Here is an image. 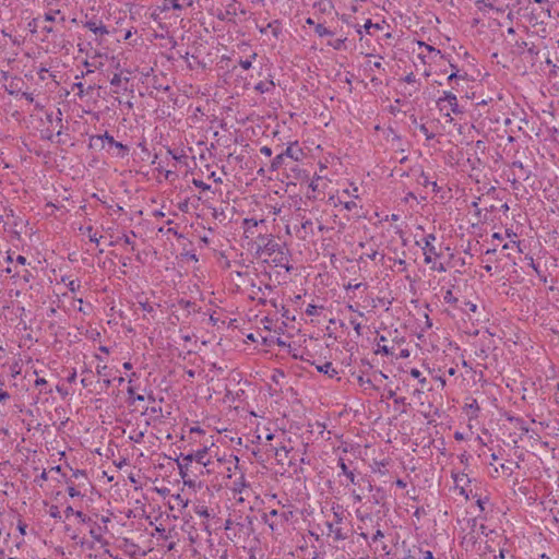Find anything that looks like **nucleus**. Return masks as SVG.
<instances>
[{"label": "nucleus", "instance_id": "6", "mask_svg": "<svg viewBox=\"0 0 559 559\" xmlns=\"http://www.w3.org/2000/svg\"><path fill=\"white\" fill-rule=\"evenodd\" d=\"M447 100L451 107L452 112L454 114H461V110L459 108L456 96L452 92H444V96L438 100L440 104L441 102Z\"/></svg>", "mask_w": 559, "mask_h": 559}, {"label": "nucleus", "instance_id": "52", "mask_svg": "<svg viewBox=\"0 0 559 559\" xmlns=\"http://www.w3.org/2000/svg\"><path fill=\"white\" fill-rule=\"evenodd\" d=\"M64 513H66V516L69 518L70 515L74 514L75 511L73 510V508L71 506L67 507V509L64 510Z\"/></svg>", "mask_w": 559, "mask_h": 559}, {"label": "nucleus", "instance_id": "39", "mask_svg": "<svg viewBox=\"0 0 559 559\" xmlns=\"http://www.w3.org/2000/svg\"><path fill=\"white\" fill-rule=\"evenodd\" d=\"M235 485L237 486L235 490H238L239 492H241L240 487H246L245 476L241 475L239 481H236Z\"/></svg>", "mask_w": 559, "mask_h": 559}, {"label": "nucleus", "instance_id": "56", "mask_svg": "<svg viewBox=\"0 0 559 559\" xmlns=\"http://www.w3.org/2000/svg\"><path fill=\"white\" fill-rule=\"evenodd\" d=\"M85 477V472L84 471H80V469H76L75 472H73V477L78 478V477Z\"/></svg>", "mask_w": 559, "mask_h": 559}, {"label": "nucleus", "instance_id": "25", "mask_svg": "<svg viewBox=\"0 0 559 559\" xmlns=\"http://www.w3.org/2000/svg\"><path fill=\"white\" fill-rule=\"evenodd\" d=\"M411 376H412V377H414V378L419 379V382H420L421 384H425V383H426V381H427V379H426V378H420L421 372H420L418 369L413 368V369L411 370Z\"/></svg>", "mask_w": 559, "mask_h": 559}, {"label": "nucleus", "instance_id": "41", "mask_svg": "<svg viewBox=\"0 0 559 559\" xmlns=\"http://www.w3.org/2000/svg\"><path fill=\"white\" fill-rule=\"evenodd\" d=\"M239 64H240V67H241L242 69L248 70V69H250V68H251V64H252V63H251V60L247 59V60H240V61H239Z\"/></svg>", "mask_w": 559, "mask_h": 559}, {"label": "nucleus", "instance_id": "51", "mask_svg": "<svg viewBox=\"0 0 559 559\" xmlns=\"http://www.w3.org/2000/svg\"><path fill=\"white\" fill-rule=\"evenodd\" d=\"M530 266L537 273L539 274V270H538V266L535 264L534 262V259L531 257L530 258Z\"/></svg>", "mask_w": 559, "mask_h": 559}, {"label": "nucleus", "instance_id": "33", "mask_svg": "<svg viewBox=\"0 0 559 559\" xmlns=\"http://www.w3.org/2000/svg\"><path fill=\"white\" fill-rule=\"evenodd\" d=\"M372 27H374V28H380V25H379V24H373V23L371 22V20H367V22L365 23V26H364L365 31H366L367 33H370V28H372Z\"/></svg>", "mask_w": 559, "mask_h": 559}, {"label": "nucleus", "instance_id": "4", "mask_svg": "<svg viewBox=\"0 0 559 559\" xmlns=\"http://www.w3.org/2000/svg\"><path fill=\"white\" fill-rule=\"evenodd\" d=\"M275 257L273 258V262L276 266H283L286 269V271H290L292 266L288 264V257L287 253L283 251V248L280 249L276 253H274Z\"/></svg>", "mask_w": 559, "mask_h": 559}, {"label": "nucleus", "instance_id": "3", "mask_svg": "<svg viewBox=\"0 0 559 559\" xmlns=\"http://www.w3.org/2000/svg\"><path fill=\"white\" fill-rule=\"evenodd\" d=\"M425 247H424V255L425 263L429 264L432 261V257H439L440 253L437 251L433 241L436 240V236L433 234H429L425 237Z\"/></svg>", "mask_w": 559, "mask_h": 559}, {"label": "nucleus", "instance_id": "46", "mask_svg": "<svg viewBox=\"0 0 559 559\" xmlns=\"http://www.w3.org/2000/svg\"><path fill=\"white\" fill-rule=\"evenodd\" d=\"M106 369H107V366H106V365H104V366L98 365V366H97V368H96L97 374H99V376H106V373H105V370H106Z\"/></svg>", "mask_w": 559, "mask_h": 559}, {"label": "nucleus", "instance_id": "5", "mask_svg": "<svg viewBox=\"0 0 559 559\" xmlns=\"http://www.w3.org/2000/svg\"><path fill=\"white\" fill-rule=\"evenodd\" d=\"M104 138H105V142H107L110 146H115L116 148L119 150L120 156L123 157L124 155L128 154V152H129L128 146L123 145L120 142L115 141V139L108 132L104 133Z\"/></svg>", "mask_w": 559, "mask_h": 559}, {"label": "nucleus", "instance_id": "8", "mask_svg": "<svg viewBox=\"0 0 559 559\" xmlns=\"http://www.w3.org/2000/svg\"><path fill=\"white\" fill-rule=\"evenodd\" d=\"M316 368L319 372H323L329 378H334L338 373L337 370L333 367L332 362H330V361H328L323 365H318V366H316Z\"/></svg>", "mask_w": 559, "mask_h": 559}, {"label": "nucleus", "instance_id": "43", "mask_svg": "<svg viewBox=\"0 0 559 559\" xmlns=\"http://www.w3.org/2000/svg\"><path fill=\"white\" fill-rule=\"evenodd\" d=\"M260 153L269 157L272 155V148L269 146H262L260 148Z\"/></svg>", "mask_w": 559, "mask_h": 559}, {"label": "nucleus", "instance_id": "14", "mask_svg": "<svg viewBox=\"0 0 559 559\" xmlns=\"http://www.w3.org/2000/svg\"><path fill=\"white\" fill-rule=\"evenodd\" d=\"M464 481H469L465 474H461V475H455L454 476L455 486L461 488V493L462 495H465V489L463 487V483Z\"/></svg>", "mask_w": 559, "mask_h": 559}, {"label": "nucleus", "instance_id": "17", "mask_svg": "<svg viewBox=\"0 0 559 559\" xmlns=\"http://www.w3.org/2000/svg\"><path fill=\"white\" fill-rule=\"evenodd\" d=\"M243 224L246 225V233L253 234L252 228L257 227L259 222L254 218H246Z\"/></svg>", "mask_w": 559, "mask_h": 559}, {"label": "nucleus", "instance_id": "49", "mask_svg": "<svg viewBox=\"0 0 559 559\" xmlns=\"http://www.w3.org/2000/svg\"><path fill=\"white\" fill-rule=\"evenodd\" d=\"M383 536H384V535H383L382 531L378 530V531L376 532V534L372 536V542H377V540H379L380 538H383Z\"/></svg>", "mask_w": 559, "mask_h": 559}, {"label": "nucleus", "instance_id": "37", "mask_svg": "<svg viewBox=\"0 0 559 559\" xmlns=\"http://www.w3.org/2000/svg\"><path fill=\"white\" fill-rule=\"evenodd\" d=\"M317 309L318 307L314 306V305H308L307 309H306V313L308 316H316L317 314Z\"/></svg>", "mask_w": 559, "mask_h": 559}, {"label": "nucleus", "instance_id": "44", "mask_svg": "<svg viewBox=\"0 0 559 559\" xmlns=\"http://www.w3.org/2000/svg\"><path fill=\"white\" fill-rule=\"evenodd\" d=\"M74 515L83 523L87 521L86 515L81 511H75Z\"/></svg>", "mask_w": 559, "mask_h": 559}, {"label": "nucleus", "instance_id": "31", "mask_svg": "<svg viewBox=\"0 0 559 559\" xmlns=\"http://www.w3.org/2000/svg\"><path fill=\"white\" fill-rule=\"evenodd\" d=\"M377 353H382L386 356L393 354L392 350L388 346H385V345L381 346L380 344H378Z\"/></svg>", "mask_w": 559, "mask_h": 559}, {"label": "nucleus", "instance_id": "35", "mask_svg": "<svg viewBox=\"0 0 559 559\" xmlns=\"http://www.w3.org/2000/svg\"><path fill=\"white\" fill-rule=\"evenodd\" d=\"M394 265L399 267V271H405L406 270V262H405V260H402V259L395 260Z\"/></svg>", "mask_w": 559, "mask_h": 559}, {"label": "nucleus", "instance_id": "57", "mask_svg": "<svg viewBox=\"0 0 559 559\" xmlns=\"http://www.w3.org/2000/svg\"><path fill=\"white\" fill-rule=\"evenodd\" d=\"M79 286H80V285H79V283H75V281H71V282L69 283V288H70L72 292H74Z\"/></svg>", "mask_w": 559, "mask_h": 559}, {"label": "nucleus", "instance_id": "21", "mask_svg": "<svg viewBox=\"0 0 559 559\" xmlns=\"http://www.w3.org/2000/svg\"><path fill=\"white\" fill-rule=\"evenodd\" d=\"M443 299L447 304H455L457 301V298L453 296V293L451 289H448L443 296Z\"/></svg>", "mask_w": 559, "mask_h": 559}, {"label": "nucleus", "instance_id": "58", "mask_svg": "<svg viewBox=\"0 0 559 559\" xmlns=\"http://www.w3.org/2000/svg\"><path fill=\"white\" fill-rule=\"evenodd\" d=\"M210 178H213V179H214V181H215V182H217V183H222V181H223L221 177H217V176H216V173H215V171H213V173L211 174Z\"/></svg>", "mask_w": 559, "mask_h": 559}, {"label": "nucleus", "instance_id": "18", "mask_svg": "<svg viewBox=\"0 0 559 559\" xmlns=\"http://www.w3.org/2000/svg\"><path fill=\"white\" fill-rule=\"evenodd\" d=\"M316 33L320 37L333 35V33L330 29H328L323 24H318L316 26Z\"/></svg>", "mask_w": 559, "mask_h": 559}, {"label": "nucleus", "instance_id": "16", "mask_svg": "<svg viewBox=\"0 0 559 559\" xmlns=\"http://www.w3.org/2000/svg\"><path fill=\"white\" fill-rule=\"evenodd\" d=\"M329 532L334 534L335 540H342L345 539V535H343L342 530L336 527L334 528L333 524L328 523Z\"/></svg>", "mask_w": 559, "mask_h": 559}, {"label": "nucleus", "instance_id": "62", "mask_svg": "<svg viewBox=\"0 0 559 559\" xmlns=\"http://www.w3.org/2000/svg\"><path fill=\"white\" fill-rule=\"evenodd\" d=\"M358 382L362 385L365 383L367 384H371V381L369 379L365 380L362 377H359L358 378Z\"/></svg>", "mask_w": 559, "mask_h": 559}, {"label": "nucleus", "instance_id": "50", "mask_svg": "<svg viewBox=\"0 0 559 559\" xmlns=\"http://www.w3.org/2000/svg\"><path fill=\"white\" fill-rule=\"evenodd\" d=\"M362 284L361 283H357V284H352V283H348V285L345 286L346 289H358Z\"/></svg>", "mask_w": 559, "mask_h": 559}, {"label": "nucleus", "instance_id": "38", "mask_svg": "<svg viewBox=\"0 0 559 559\" xmlns=\"http://www.w3.org/2000/svg\"><path fill=\"white\" fill-rule=\"evenodd\" d=\"M73 87H74V88H78V91H79V92H78V95H79L80 97H82V96H83V94H84V85H83V83H82V82H78V83H75V84L73 85Z\"/></svg>", "mask_w": 559, "mask_h": 559}, {"label": "nucleus", "instance_id": "11", "mask_svg": "<svg viewBox=\"0 0 559 559\" xmlns=\"http://www.w3.org/2000/svg\"><path fill=\"white\" fill-rule=\"evenodd\" d=\"M338 466L342 469V473L348 478V480L352 484H358L359 483V480H356V476H355L354 472L348 469V467H347V465H346V463L344 462L343 459H340Z\"/></svg>", "mask_w": 559, "mask_h": 559}, {"label": "nucleus", "instance_id": "60", "mask_svg": "<svg viewBox=\"0 0 559 559\" xmlns=\"http://www.w3.org/2000/svg\"><path fill=\"white\" fill-rule=\"evenodd\" d=\"M420 45L425 46V48L429 51H432V52H436V53H440V50H436L433 47L429 46V45H426V44H423L420 43Z\"/></svg>", "mask_w": 559, "mask_h": 559}, {"label": "nucleus", "instance_id": "2", "mask_svg": "<svg viewBox=\"0 0 559 559\" xmlns=\"http://www.w3.org/2000/svg\"><path fill=\"white\" fill-rule=\"evenodd\" d=\"M260 240L259 250H262L264 253H266L269 257L273 255L280 249H282V246L275 241L271 236H262L260 235L258 237Z\"/></svg>", "mask_w": 559, "mask_h": 559}, {"label": "nucleus", "instance_id": "12", "mask_svg": "<svg viewBox=\"0 0 559 559\" xmlns=\"http://www.w3.org/2000/svg\"><path fill=\"white\" fill-rule=\"evenodd\" d=\"M418 183L426 188L431 187L433 191H436L438 188L437 182L433 180H430L428 175H426L424 171H421L418 177Z\"/></svg>", "mask_w": 559, "mask_h": 559}, {"label": "nucleus", "instance_id": "48", "mask_svg": "<svg viewBox=\"0 0 559 559\" xmlns=\"http://www.w3.org/2000/svg\"><path fill=\"white\" fill-rule=\"evenodd\" d=\"M404 80H405V82H407V83H414V82L416 81V78H415L414 73H413V72H411L409 74H407V75L405 76V79H404Z\"/></svg>", "mask_w": 559, "mask_h": 559}, {"label": "nucleus", "instance_id": "61", "mask_svg": "<svg viewBox=\"0 0 559 559\" xmlns=\"http://www.w3.org/2000/svg\"><path fill=\"white\" fill-rule=\"evenodd\" d=\"M396 486L400 487V488H405L406 487V483L402 479H397L395 481Z\"/></svg>", "mask_w": 559, "mask_h": 559}, {"label": "nucleus", "instance_id": "29", "mask_svg": "<svg viewBox=\"0 0 559 559\" xmlns=\"http://www.w3.org/2000/svg\"><path fill=\"white\" fill-rule=\"evenodd\" d=\"M100 531H102L100 526H97V528H92L90 533H91L92 537H94L96 540H99L100 536H102Z\"/></svg>", "mask_w": 559, "mask_h": 559}, {"label": "nucleus", "instance_id": "9", "mask_svg": "<svg viewBox=\"0 0 559 559\" xmlns=\"http://www.w3.org/2000/svg\"><path fill=\"white\" fill-rule=\"evenodd\" d=\"M88 146L93 150H103L105 147V138L102 135H92L90 138Z\"/></svg>", "mask_w": 559, "mask_h": 559}, {"label": "nucleus", "instance_id": "7", "mask_svg": "<svg viewBox=\"0 0 559 559\" xmlns=\"http://www.w3.org/2000/svg\"><path fill=\"white\" fill-rule=\"evenodd\" d=\"M84 26L96 35L108 34L106 26H104L102 23L98 24L94 20H90V21L85 22Z\"/></svg>", "mask_w": 559, "mask_h": 559}, {"label": "nucleus", "instance_id": "47", "mask_svg": "<svg viewBox=\"0 0 559 559\" xmlns=\"http://www.w3.org/2000/svg\"><path fill=\"white\" fill-rule=\"evenodd\" d=\"M419 552L423 554L424 559H433V555L430 550L423 551L421 549H419Z\"/></svg>", "mask_w": 559, "mask_h": 559}, {"label": "nucleus", "instance_id": "53", "mask_svg": "<svg viewBox=\"0 0 559 559\" xmlns=\"http://www.w3.org/2000/svg\"><path fill=\"white\" fill-rule=\"evenodd\" d=\"M310 226H312V222H311L310 219H305V221H302V223H301V227H302L304 229H307V228H308V227H310Z\"/></svg>", "mask_w": 559, "mask_h": 559}, {"label": "nucleus", "instance_id": "22", "mask_svg": "<svg viewBox=\"0 0 559 559\" xmlns=\"http://www.w3.org/2000/svg\"><path fill=\"white\" fill-rule=\"evenodd\" d=\"M195 513L205 519L210 518L209 509L205 506L197 507Z\"/></svg>", "mask_w": 559, "mask_h": 559}, {"label": "nucleus", "instance_id": "13", "mask_svg": "<svg viewBox=\"0 0 559 559\" xmlns=\"http://www.w3.org/2000/svg\"><path fill=\"white\" fill-rule=\"evenodd\" d=\"M284 159H285V154H278L276 155L272 163H271V170L275 171L277 169H280L282 167V165L284 164Z\"/></svg>", "mask_w": 559, "mask_h": 559}, {"label": "nucleus", "instance_id": "27", "mask_svg": "<svg viewBox=\"0 0 559 559\" xmlns=\"http://www.w3.org/2000/svg\"><path fill=\"white\" fill-rule=\"evenodd\" d=\"M419 130L426 136L427 140H431L435 138V134L430 133L425 124H420Z\"/></svg>", "mask_w": 559, "mask_h": 559}, {"label": "nucleus", "instance_id": "34", "mask_svg": "<svg viewBox=\"0 0 559 559\" xmlns=\"http://www.w3.org/2000/svg\"><path fill=\"white\" fill-rule=\"evenodd\" d=\"M68 493L72 498L81 496L80 491H78L73 485L68 487Z\"/></svg>", "mask_w": 559, "mask_h": 559}, {"label": "nucleus", "instance_id": "28", "mask_svg": "<svg viewBox=\"0 0 559 559\" xmlns=\"http://www.w3.org/2000/svg\"><path fill=\"white\" fill-rule=\"evenodd\" d=\"M121 82H122V78L120 74H117V73L114 74L112 79L110 80V84L112 86H120Z\"/></svg>", "mask_w": 559, "mask_h": 559}, {"label": "nucleus", "instance_id": "59", "mask_svg": "<svg viewBox=\"0 0 559 559\" xmlns=\"http://www.w3.org/2000/svg\"><path fill=\"white\" fill-rule=\"evenodd\" d=\"M378 252L376 250H371V252L366 253V255L371 260H374Z\"/></svg>", "mask_w": 559, "mask_h": 559}, {"label": "nucleus", "instance_id": "26", "mask_svg": "<svg viewBox=\"0 0 559 559\" xmlns=\"http://www.w3.org/2000/svg\"><path fill=\"white\" fill-rule=\"evenodd\" d=\"M49 514L53 519H61V514H60L59 508L57 506L50 507Z\"/></svg>", "mask_w": 559, "mask_h": 559}, {"label": "nucleus", "instance_id": "55", "mask_svg": "<svg viewBox=\"0 0 559 559\" xmlns=\"http://www.w3.org/2000/svg\"><path fill=\"white\" fill-rule=\"evenodd\" d=\"M354 207H356V203L354 201H350V202H346L345 203V209L350 211L353 210Z\"/></svg>", "mask_w": 559, "mask_h": 559}, {"label": "nucleus", "instance_id": "24", "mask_svg": "<svg viewBox=\"0 0 559 559\" xmlns=\"http://www.w3.org/2000/svg\"><path fill=\"white\" fill-rule=\"evenodd\" d=\"M85 231L87 233V235L90 237V240L92 242H95V243L99 242V239L97 238L96 234H93V227L92 226L86 227Z\"/></svg>", "mask_w": 559, "mask_h": 559}, {"label": "nucleus", "instance_id": "42", "mask_svg": "<svg viewBox=\"0 0 559 559\" xmlns=\"http://www.w3.org/2000/svg\"><path fill=\"white\" fill-rule=\"evenodd\" d=\"M10 399V394L7 391H0V403H5Z\"/></svg>", "mask_w": 559, "mask_h": 559}, {"label": "nucleus", "instance_id": "10", "mask_svg": "<svg viewBox=\"0 0 559 559\" xmlns=\"http://www.w3.org/2000/svg\"><path fill=\"white\" fill-rule=\"evenodd\" d=\"M512 169H513V175L515 177H518L519 179L526 180L528 178V175L524 173V167H523L522 162L514 160L512 163Z\"/></svg>", "mask_w": 559, "mask_h": 559}, {"label": "nucleus", "instance_id": "15", "mask_svg": "<svg viewBox=\"0 0 559 559\" xmlns=\"http://www.w3.org/2000/svg\"><path fill=\"white\" fill-rule=\"evenodd\" d=\"M183 457V454L181 455ZM191 463L185 462L183 459L181 461L177 460V465L179 468L180 476L185 479L188 475L187 471Z\"/></svg>", "mask_w": 559, "mask_h": 559}, {"label": "nucleus", "instance_id": "32", "mask_svg": "<svg viewBox=\"0 0 559 559\" xmlns=\"http://www.w3.org/2000/svg\"><path fill=\"white\" fill-rule=\"evenodd\" d=\"M174 10H181L182 5L179 3V0H165Z\"/></svg>", "mask_w": 559, "mask_h": 559}, {"label": "nucleus", "instance_id": "64", "mask_svg": "<svg viewBox=\"0 0 559 559\" xmlns=\"http://www.w3.org/2000/svg\"><path fill=\"white\" fill-rule=\"evenodd\" d=\"M343 43H344V39H337V40H336V43H335V45H334V48H335V49H340V48H341V46L343 45Z\"/></svg>", "mask_w": 559, "mask_h": 559}, {"label": "nucleus", "instance_id": "19", "mask_svg": "<svg viewBox=\"0 0 559 559\" xmlns=\"http://www.w3.org/2000/svg\"><path fill=\"white\" fill-rule=\"evenodd\" d=\"M192 183H193V186H194V187H197V188H199V189H201V190H203V191H207V190H210V189H211L210 185H207V183L203 182V181H202V180H200V179H195V178H193V179H192Z\"/></svg>", "mask_w": 559, "mask_h": 559}, {"label": "nucleus", "instance_id": "1", "mask_svg": "<svg viewBox=\"0 0 559 559\" xmlns=\"http://www.w3.org/2000/svg\"><path fill=\"white\" fill-rule=\"evenodd\" d=\"M183 461L188 463H192L193 461H195L198 464L203 465L206 468L207 474L214 472V462L211 461L209 456V448L206 447H204L201 450H198L195 453L183 455Z\"/></svg>", "mask_w": 559, "mask_h": 559}, {"label": "nucleus", "instance_id": "23", "mask_svg": "<svg viewBox=\"0 0 559 559\" xmlns=\"http://www.w3.org/2000/svg\"><path fill=\"white\" fill-rule=\"evenodd\" d=\"M58 14H60L59 10L50 11L48 13H45L44 21L45 22H47V21H56V15H58Z\"/></svg>", "mask_w": 559, "mask_h": 559}, {"label": "nucleus", "instance_id": "20", "mask_svg": "<svg viewBox=\"0 0 559 559\" xmlns=\"http://www.w3.org/2000/svg\"><path fill=\"white\" fill-rule=\"evenodd\" d=\"M288 450L286 447H281L275 449V455L278 457V461L282 462L284 457L287 456Z\"/></svg>", "mask_w": 559, "mask_h": 559}, {"label": "nucleus", "instance_id": "36", "mask_svg": "<svg viewBox=\"0 0 559 559\" xmlns=\"http://www.w3.org/2000/svg\"><path fill=\"white\" fill-rule=\"evenodd\" d=\"M282 154H285V157H290V158H294V159H298L297 156H295V152L294 150L288 146Z\"/></svg>", "mask_w": 559, "mask_h": 559}, {"label": "nucleus", "instance_id": "63", "mask_svg": "<svg viewBox=\"0 0 559 559\" xmlns=\"http://www.w3.org/2000/svg\"><path fill=\"white\" fill-rule=\"evenodd\" d=\"M16 262H17V263H20V264H25L26 259H25V257H23V255H19V257L16 258Z\"/></svg>", "mask_w": 559, "mask_h": 559}, {"label": "nucleus", "instance_id": "54", "mask_svg": "<svg viewBox=\"0 0 559 559\" xmlns=\"http://www.w3.org/2000/svg\"><path fill=\"white\" fill-rule=\"evenodd\" d=\"M46 383H47V381L44 378H38L35 381L36 386H41V385H45Z\"/></svg>", "mask_w": 559, "mask_h": 559}, {"label": "nucleus", "instance_id": "40", "mask_svg": "<svg viewBox=\"0 0 559 559\" xmlns=\"http://www.w3.org/2000/svg\"><path fill=\"white\" fill-rule=\"evenodd\" d=\"M140 306L143 311L148 312V313L154 310L153 306H151L148 302H140Z\"/></svg>", "mask_w": 559, "mask_h": 559}, {"label": "nucleus", "instance_id": "30", "mask_svg": "<svg viewBox=\"0 0 559 559\" xmlns=\"http://www.w3.org/2000/svg\"><path fill=\"white\" fill-rule=\"evenodd\" d=\"M350 324L353 325L354 330L356 331L357 335L361 334V324L357 322L355 319L349 320Z\"/></svg>", "mask_w": 559, "mask_h": 559}, {"label": "nucleus", "instance_id": "45", "mask_svg": "<svg viewBox=\"0 0 559 559\" xmlns=\"http://www.w3.org/2000/svg\"><path fill=\"white\" fill-rule=\"evenodd\" d=\"M352 496H353V499H354V501H355V502H357V503H358V502H361L362 497H361V495H359L356 490H353V491H352Z\"/></svg>", "mask_w": 559, "mask_h": 559}]
</instances>
